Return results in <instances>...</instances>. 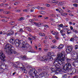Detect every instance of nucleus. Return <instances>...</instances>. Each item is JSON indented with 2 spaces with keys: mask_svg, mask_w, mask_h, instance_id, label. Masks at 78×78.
<instances>
[{
  "mask_svg": "<svg viewBox=\"0 0 78 78\" xmlns=\"http://www.w3.org/2000/svg\"><path fill=\"white\" fill-rule=\"evenodd\" d=\"M14 48L11 44H7L5 46V50L7 54L8 55H12L16 54V51L14 49Z\"/></svg>",
  "mask_w": 78,
  "mask_h": 78,
  "instance_id": "obj_1",
  "label": "nucleus"
},
{
  "mask_svg": "<svg viewBox=\"0 0 78 78\" xmlns=\"http://www.w3.org/2000/svg\"><path fill=\"white\" fill-rule=\"evenodd\" d=\"M66 53L65 52L63 51L62 53H59L57 55V57L55 59L54 61L57 62H63L66 60V57L65 55Z\"/></svg>",
  "mask_w": 78,
  "mask_h": 78,
  "instance_id": "obj_2",
  "label": "nucleus"
},
{
  "mask_svg": "<svg viewBox=\"0 0 78 78\" xmlns=\"http://www.w3.org/2000/svg\"><path fill=\"white\" fill-rule=\"evenodd\" d=\"M66 60L67 62V64H66L63 67V69H64L65 70H70V68H71V65L70 63L72 62V58H66Z\"/></svg>",
  "mask_w": 78,
  "mask_h": 78,
  "instance_id": "obj_3",
  "label": "nucleus"
},
{
  "mask_svg": "<svg viewBox=\"0 0 78 78\" xmlns=\"http://www.w3.org/2000/svg\"><path fill=\"white\" fill-rule=\"evenodd\" d=\"M61 62V63L59 62L54 61V62H52V63L53 64L55 65V66L56 68L58 69L60 66H63L64 65V62Z\"/></svg>",
  "mask_w": 78,
  "mask_h": 78,
  "instance_id": "obj_4",
  "label": "nucleus"
},
{
  "mask_svg": "<svg viewBox=\"0 0 78 78\" xmlns=\"http://www.w3.org/2000/svg\"><path fill=\"white\" fill-rule=\"evenodd\" d=\"M54 55H55V54L52 52H49L48 53V60H49L48 62H51V64H52V62H54L51 61L53 59V58H52V56H54Z\"/></svg>",
  "mask_w": 78,
  "mask_h": 78,
  "instance_id": "obj_5",
  "label": "nucleus"
},
{
  "mask_svg": "<svg viewBox=\"0 0 78 78\" xmlns=\"http://www.w3.org/2000/svg\"><path fill=\"white\" fill-rule=\"evenodd\" d=\"M1 68L0 71L1 72H3L4 70L8 69V66L5 64V63H1L0 65Z\"/></svg>",
  "mask_w": 78,
  "mask_h": 78,
  "instance_id": "obj_6",
  "label": "nucleus"
},
{
  "mask_svg": "<svg viewBox=\"0 0 78 78\" xmlns=\"http://www.w3.org/2000/svg\"><path fill=\"white\" fill-rule=\"evenodd\" d=\"M33 73L34 75H36L37 73V71H36L34 68H33L30 70L29 73V74L30 76H33Z\"/></svg>",
  "mask_w": 78,
  "mask_h": 78,
  "instance_id": "obj_7",
  "label": "nucleus"
},
{
  "mask_svg": "<svg viewBox=\"0 0 78 78\" xmlns=\"http://www.w3.org/2000/svg\"><path fill=\"white\" fill-rule=\"evenodd\" d=\"M73 49V47L72 46H69L66 47V51L67 53H70L72 52Z\"/></svg>",
  "mask_w": 78,
  "mask_h": 78,
  "instance_id": "obj_8",
  "label": "nucleus"
},
{
  "mask_svg": "<svg viewBox=\"0 0 78 78\" xmlns=\"http://www.w3.org/2000/svg\"><path fill=\"white\" fill-rule=\"evenodd\" d=\"M39 60L40 61H43L44 62H48V61L47 59V57L45 56H44L42 57V56H40L39 58Z\"/></svg>",
  "mask_w": 78,
  "mask_h": 78,
  "instance_id": "obj_9",
  "label": "nucleus"
},
{
  "mask_svg": "<svg viewBox=\"0 0 78 78\" xmlns=\"http://www.w3.org/2000/svg\"><path fill=\"white\" fill-rule=\"evenodd\" d=\"M5 54L2 52H0V59H1L2 61V62H4L5 61Z\"/></svg>",
  "mask_w": 78,
  "mask_h": 78,
  "instance_id": "obj_10",
  "label": "nucleus"
},
{
  "mask_svg": "<svg viewBox=\"0 0 78 78\" xmlns=\"http://www.w3.org/2000/svg\"><path fill=\"white\" fill-rule=\"evenodd\" d=\"M72 55L75 57L76 58V60L78 62V54H77L76 52L75 51H73L71 53Z\"/></svg>",
  "mask_w": 78,
  "mask_h": 78,
  "instance_id": "obj_11",
  "label": "nucleus"
},
{
  "mask_svg": "<svg viewBox=\"0 0 78 78\" xmlns=\"http://www.w3.org/2000/svg\"><path fill=\"white\" fill-rule=\"evenodd\" d=\"M29 47H30V45H29V44L27 43L25 44L24 47H23V49L24 50H27Z\"/></svg>",
  "mask_w": 78,
  "mask_h": 78,
  "instance_id": "obj_12",
  "label": "nucleus"
},
{
  "mask_svg": "<svg viewBox=\"0 0 78 78\" xmlns=\"http://www.w3.org/2000/svg\"><path fill=\"white\" fill-rule=\"evenodd\" d=\"M63 31H63V30H60V33L62 34V36L63 38H66V34H65V33L62 34Z\"/></svg>",
  "mask_w": 78,
  "mask_h": 78,
  "instance_id": "obj_13",
  "label": "nucleus"
},
{
  "mask_svg": "<svg viewBox=\"0 0 78 78\" xmlns=\"http://www.w3.org/2000/svg\"><path fill=\"white\" fill-rule=\"evenodd\" d=\"M10 43H11V44H13V45H14V44H15V40H14V39H10Z\"/></svg>",
  "mask_w": 78,
  "mask_h": 78,
  "instance_id": "obj_14",
  "label": "nucleus"
},
{
  "mask_svg": "<svg viewBox=\"0 0 78 78\" xmlns=\"http://www.w3.org/2000/svg\"><path fill=\"white\" fill-rule=\"evenodd\" d=\"M64 47V45L62 44H60L58 47L57 48L58 49H62Z\"/></svg>",
  "mask_w": 78,
  "mask_h": 78,
  "instance_id": "obj_15",
  "label": "nucleus"
},
{
  "mask_svg": "<svg viewBox=\"0 0 78 78\" xmlns=\"http://www.w3.org/2000/svg\"><path fill=\"white\" fill-rule=\"evenodd\" d=\"M13 66L15 68H16L17 69H18V68H19V67H20V63H18L17 64V66L15 64H14Z\"/></svg>",
  "mask_w": 78,
  "mask_h": 78,
  "instance_id": "obj_16",
  "label": "nucleus"
},
{
  "mask_svg": "<svg viewBox=\"0 0 78 78\" xmlns=\"http://www.w3.org/2000/svg\"><path fill=\"white\" fill-rule=\"evenodd\" d=\"M45 71H44L43 72H42L41 73L40 75H41L42 77L43 76H45Z\"/></svg>",
  "mask_w": 78,
  "mask_h": 78,
  "instance_id": "obj_17",
  "label": "nucleus"
},
{
  "mask_svg": "<svg viewBox=\"0 0 78 78\" xmlns=\"http://www.w3.org/2000/svg\"><path fill=\"white\" fill-rule=\"evenodd\" d=\"M23 40H21L19 41V43L20 44V45L21 46L23 44Z\"/></svg>",
  "mask_w": 78,
  "mask_h": 78,
  "instance_id": "obj_18",
  "label": "nucleus"
},
{
  "mask_svg": "<svg viewBox=\"0 0 78 78\" xmlns=\"http://www.w3.org/2000/svg\"><path fill=\"white\" fill-rule=\"evenodd\" d=\"M15 45L16 46V47H21L20 44L19 42L16 43Z\"/></svg>",
  "mask_w": 78,
  "mask_h": 78,
  "instance_id": "obj_19",
  "label": "nucleus"
},
{
  "mask_svg": "<svg viewBox=\"0 0 78 78\" xmlns=\"http://www.w3.org/2000/svg\"><path fill=\"white\" fill-rule=\"evenodd\" d=\"M27 43H27V41H23V44L22 45H23L22 47H24V46Z\"/></svg>",
  "mask_w": 78,
  "mask_h": 78,
  "instance_id": "obj_20",
  "label": "nucleus"
},
{
  "mask_svg": "<svg viewBox=\"0 0 78 78\" xmlns=\"http://www.w3.org/2000/svg\"><path fill=\"white\" fill-rule=\"evenodd\" d=\"M36 7H32L31 9L30 10V12H33V11H34V9H36Z\"/></svg>",
  "mask_w": 78,
  "mask_h": 78,
  "instance_id": "obj_21",
  "label": "nucleus"
},
{
  "mask_svg": "<svg viewBox=\"0 0 78 78\" xmlns=\"http://www.w3.org/2000/svg\"><path fill=\"white\" fill-rule=\"evenodd\" d=\"M22 58L23 60H26L27 59V57L25 55H24L22 57Z\"/></svg>",
  "mask_w": 78,
  "mask_h": 78,
  "instance_id": "obj_22",
  "label": "nucleus"
},
{
  "mask_svg": "<svg viewBox=\"0 0 78 78\" xmlns=\"http://www.w3.org/2000/svg\"><path fill=\"white\" fill-rule=\"evenodd\" d=\"M77 64H78V62H76L75 61L73 62L72 65L73 66H76Z\"/></svg>",
  "mask_w": 78,
  "mask_h": 78,
  "instance_id": "obj_23",
  "label": "nucleus"
},
{
  "mask_svg": "<svg viewBox=\"0 0 78 78\" xmlns=\"http://www.w3.org/2000/svg\"><path fill=\"white\" fill-rule=\"evenodd\" d=\"M33 76H32V77H33V78H38V75H36V74H35V76H34V74H33Z\"/></svg>",
  "mask_w": 78,
  "mask_h": 78,
  "instance_id": "obj_24",
  "label": "nucleus"
},
{
  "mask_svg": "<svg viewBox=\"0 0 78 78\" xmlns=\"http://www.w3.org/2000/svg\"><path fill=\"white\" fill-rule=\"evenodd\" d=\"M28 52H30V53H35L34 51V50L32 49H29V51H28Z\"/></svg>",
  "mask_w": 78,
  "mask_h": 78,
  "instance_id": "obj_25",
  "label": "nucleus"
},
{
  "mask_svg": "<svg viewBox=\"0 0 78 78\" xmlns=\"http://www.w3.org/2000/svg\"><path fill=\"white\" fill-rule=\"evenodd\" d=\"M49 76V75L48 73H46V72L45 73V75H44V76L45 77V78H48Z\"/></svg>",
  "mask_w": 78,
  "mask_h": 78,
  "instance_id": "obj_26",
  "label": "nucleus"
},
{
  "mask_svg": "<svg viewBox=\"0 0 78 78\" xmlns=\"http://www.w3.org/2000/svg\"><path fill=\"white\" fill-rule=\"evenodd\" d=\"M53 3H56L57 4L58 3V1L56 0H53L52 1Z\"/></svg>",
  "mask_w": 78,
  "mask_h": 78,
  "instance_id": "obj_27",
  "label": "nucleus"
},
{
  "mask_svg": "<svg viewBox=\"0 0 78 78\" xmlns=\"http://www.w3.org/2000/svg\"><path fill=\"white\" fill-rule=\"evenodd\" d=\"M7 36H11V32L10 31H8L6 33Z\"/></svg>",
  "mask_w": 78,
  "mask_h": 78,
  "instance_id": "obj_28",
  "label": "nucleus"
},
{
  "mask_svg": "<svg viewBox=\"0 0 78 78\" xmlns=\"http://www.w3.org/2000/svg\"><path fill=\"white\" fill-rule=\"evenodd\" d=\"M61 15L62 16H67V13H62L61 14Z\"/></svg>",
  "mask_w": 78,
  "mask_h": 78,
  "instance_id": "obj_29",
  "label": "nucleus"
},
{
  "mask_svg": "<svg viewBox=\"0 0 78 78\" xmlns=\"http://www.w3.org/2000/svg\"><path fill=\"white\" fill-rule=\"evenodd\" d=\"M73 70L72 71V72L74 73H76V69H73Z\"/></svg>",
  "mask_w": 78,
  "mask_h": 78,
  "instance_id": "obj_30",
  "label": "nucleus"
},
{
  "mask_svg": "<svg viewBox=\"0 0 78 78\" xmlns=\"http://www.w3.org/2000/svg\"><path fill=\"white\" fill-rule=\"evenodd\" d=\"M55 39L57 40H59L60 38L59 37V35L55 36Z\"/></svg>",
  "mask_w": 78,
  "mask_h": 78,
  "instance_id": "obj_31",
  "label": "nucleus"
},
{
  "mask_svg": "<svg viewBox=\"0 0 78 78\" xmlns=\"http://www.w3.org/2000/svg\"><path fill=\"white\" fill-rule=\"evenodd\" d=\"M56 47H57V46H55V45H53V46H52L51 47V48H56Z\"/></svg>",
  "mask_w": 78,
  "mask_h": 78,
  "instance_id": "obj_32",
  "label": "nucleus"
},
{
  "mask_svg": "<svg viewBox=\"0 0 78 78\" xmlns=\"http://www.w3.org/2000/svg\"><path fill=\"white\" fill-rule=\"evenodd\" d=\"M73 32H74V33H78V31L75 29H73Z\"/></svg>",
  "mask_w": 78,
  "mask_h": 78,
  "instance_id": "obj_33",
  "label": "nucleus"
},
{
  "mask_svg": "<svg viewBox=\"0 0 78 78\" xmlns=\"http://www.w3.org/2000/svg\"><path fill=\"white\" fill-rule=\"evenodd\" d=\"M24 18L23 17H22L18 20L19 21H21L22 20H24Z\"/></svg>",
  "mask_w": 78,
  "mask_h": 78,
  "instance_id": "obj_34",
  "label": "nucleus"
},
{
  "mask_svg": "<svg viewBox=\"0 0 78 78\" xmlns=\"http://www.w3.org/2000/svg\"><path fill=\"white\" fill-rule=\"evenodd\" d=\"M4 12L5 13V14H8L10 13V11Z\"/></svg>",
  "mask_w": 78,
  "mask_h": 78,
  "instance_id": "obj_35",
  "label": "nucleus"
},
{
  "mask_svg": "<svg viewBox=\"0 0 78 78\" xmlns=\"http://www.w3.org/2000/svg\"><path fill=\"white\" fill-rule=\"evenodd\" d=\"M62 78H66L67 77V74H64L62 76Z\"/></svg>",
  "mask_w": 78,
  "mask_h": 78,
  "instance_id": "obj_36",
  "label": "nucleus"
},
{
  "mask_svg": "<svg viewBox=\"0 0 78 78\" xmlns=\"http://www.w3.org/2000/svg\"><path fill=\"white\" fill-rule=\"evenodd\" d=\"M19 3H20L19 2H16L14 4V5H19Z\"/></svg>",
  "mask_w": 78,
  "mask_h": 78,
  "instance_id": "obj_37",
  "label": "nucleus"
},
{
  "mask_svg": "<svg viewBox=\"0 0 78 78\" xmlns=\"http://www.w3.org/2000/svg\"><path fill=\"white\" fill-rule=\"evenodd\" d=\"M10 34L11 35H12V34H14V32L12 31H10Z\"/></svg>",
  "mask_w": 78,
  "mask_h": 78,
  "instance_id": "obj_38",
  "label": "nucleus"
},
{
  "mask_svg": "<svg viewBox=\"0 0 78 78\" xmlns=\"http://www.w3.org/2000/svg\"><path fill=\"white\" fill-rule=\"evenodd\" d=\"M73 37H74V38H78L77 36H76V35H75V34L73 35Z\"/></svg>",
  "mask_w": 78,
  "mask_h": 78,
  "instance_id": "obj_39",
  "label": "nucleus"
},
{
  "mask_svg": "<svg viewBox=\"0 0 78 78\" xmlns=\"http://www.w3.org/2000/svg\"><path fill=\"white\" fill-rule=\"evenodd\" d=\"M6 33H3V32L2 31H0V34H5Z\"/></svg>",
  "mask_w": 78,
  "mask_h": 78,
  "instance_id": "obj_40",
  "label": "nucleus"
},
{
  "mask_svg": "<svg viewBox=\"0 0 78 78\" xmlns=\"http://www.w3.org/2000/svg\"><path fill=\"white\" fill-rule=\"evenodd\" d=\"M41 13L42 14H45V12L44 11H41Z\"/></svg>",
  "mask_w": 78,
  "mask_h": 78,
  "instance_id": "obj_41",
  "label": "nucleus"
},
{
  "mask_svg": "<svg viewBox=\"0 0 78 78\" xmlns=\"http://www.w3.org/2000/svg\"><path fill=\"white\" fill-rule=\"evenodd\" d=\"M1 18H4V19H7L8 17L5 16H1Z\"/></svg>",
  "mask_w": 78,
  "mask_h": 78,
  "instance_id": "obj_42",
  "label": "nucleus"
},
{
  "mask_svg": "<svg viewBox=\"0 0 78 78\" xmlns=\"http://www.w3.org/2000/svg\"><path fill=\"white\" fill-rule=\"evenodd\" d=\"M14 22L13 21H12L10 23V25H14Z\"/></svg>",
  "mask_w": 78,
  "mask_h": 78,
  "instance_id": "obj_43",
  "label": "nucleus"
},
{
  "mask_svg": "<svg viewBox=\"0 0 78 78\" xmlns=\"http://www.w3.org/2000/svg\"><path fill=\"white\" fill-rule=\"evenodd\" d=\"M51 16L52 17H56V16L54 14H52L51 15Z\"/></svg>",
  "mask_w": 78,
  "mask_h": 78,
  "instance_id": "obj_44",
  "label": "nucleus"
},
{
  "mask_svg": "<svg viewBox=\"0 0 78 78\" xmlns=\"http://www.w3.org/2000/svg\"><path fill=\"white\" fill-rule=\"evenodd\" d=\"M1 21H2V22H8L5 20H1Z\"/></svg>",
  "mask_w": 78,
  "mask_h": 78,
  "instance_id": "obj_45",
  "label": "nucleus"
},
{
  "mask_svg": "<svg viewBox=\"0 0 78 78\" xmlns=\"http://www.w3.org/2000/svg\"><path fill=\"white\" fill-rule=\"evenodd\" d=\"M23 11L24 12H27V11H28V9H27L23 10Z\"/></svg>",
  "mask_w": 78,
  "mask_h": 78,
  "instance_id": "obj_46",
  "label": "nucleus"
},
{
  "mask_svg": "<svg viewBox=\"0 0 78 78\" xmlns=\"http://www.w3.org/2000/svg\"><path fill=\"white\" fill-rule=\"evenodd\" d=\"M36 8L37 9H38L39 10H40L41 9V7L39 6H37V7H36Z\"/></svg>",
  "mask_w": 78,
  "mask_h": 78,
  "instance_id": "obj_47",
  "label": "nucleus"
},
{
  "mask_svg": "<svg viewBox=\"0 0 78 78\" xmlns=\"http://www.w3.org/2000/svg\"><path fill=\"white\" fill-rule=\"evenodd\" d=\"M51 33L53 35H55V32L54 31H52L51 32Z\"/></svg>",
  "mask_w": 78,
  "mask_h": 78,
  "instance_id": "obj_48",
  "label": "nucleus"
},
{
  "mask_svg": "<svg viewBox=\"0 0 78 78\" xmlns=\"http://www.w3.org/2000/svg\"><path fill=\"white\" fill-rule=\"evenodd\" d=\"M77 48H78V45H75V50H76V49H77Z\"/></svg>",
  "mask_w": 78,
  "mask_h": 78,
  "instance_id": "obj_49",
  "label": "nucleus"
},
{
  "mask_svg": "<svg viewBox=\"0 0 78 78\" xmlns=\"http://www.w3.org/2000/svg\"><path fill=\"white\" fill-rule=\"evenodd\" d=\"M32 38L33 40H35V39H36V37L35 36L34 37L33 36H32Z\"/></svg>",
  "mask_w": 78,
  "mask_h": 78,
  "instance_id": "obj_50",
  "label": "nucleus"
},
{
  "mask_svg": "<svg viewBox=\"0 0 78 78\" xmlns=\"http://www.w3.org/2000/svg\"><path fill=\"white\" fill-rule=\"evenodd\" d=\"M34 25H35L36 26H37V27H38V23L34 22Z\"/></svg>",
  "mask_w": 78,
  "mask_h": 78,
  "instance_id": "obj_51",
  "label": "nucleus"
},
{
  "mask_svg": "<svg viewBox=\"0 0 78 78\" xmlns=\"http://www.w3.org/2000/svg\"><path fill=\"white\" fill-rule=\"evenodd\" d=\"M20 41L19 40V39H16V40L15 41L16 42H19Z\"/></svg>",
  "mask_w": 78,
  "mask_h": 78,
  "instance_id": "obj_52",
  "label": "nucleus"
},
{
  "mask_svg": "<svg viewBox=\"0 0 78 78\" xmlns=\"http://www.w3.org/2000/svg\"><path fill=\"white\" fill-rule=\"evenodd\" d=\"M63 2H59V5H62L63 4Z\"/></svg>",
  "mask_w": 78,
  "mask_h": 78,
  "instance_id": "obj_53",
  "label": "nucleus"
},
{
  "mask_svg": "<svg viewBox=\"0 0 78 78\" xmlns=\"http://www.w3.org/2000/svg\"><path fill=\"white\" fill-rule=\"evenodd\" d=\"M52 42H53L54 43H55V42H56V40L55 39L52 40Z\"/></svg>",
  "mask_w": 78,
  "mask_h": 78,
  "instance_id": "obj_54",
  "label": "nucleus"
},
{
  "mask_svg": "<svg viewBox=\"0 0 78 78\" xmlns=\"http://www.w3.org/2000/svg\"><path fill=\"white\" fill-rule=\"evenodd\" d=\"M58 34H59V33H58V32H55V35H56L55 36H58Z\"/></svg>",
  "mask_w": 78,
  "mask_h": 78,
  "instance_id": "obj_55",
  "label": "nucleus"
},
{
  "mask_svg": "<svg viewBox=\"0 0 78 78\" xmlns=\"http://www.w3.org/2000/svg\"><path fill=\"white\" fill-rule=\"evenodd\" d=\"M70 41H72L73 42L74 41V38H71L70 39Z\"/></svg>",
  "mask_w": 78,
  "mask_h": 78,
  "instance_id": "obj_56",
  "label": "nucleus"
},
{
  "mask_svg": "<svg viewBox=\"0 0 78 78\" xmlns=\"http://www.w3.org/2000/svg\"><path fill=\"white\" fill-rule=\"evenodd\" d=\"M51 70L53 72H55V69L54 68H52Z\"/></svg>",
  "mask_w": 78,
  "mask_h": 78,
  "instance_id": "obj_57",
  "label": "nucleus"
},
{
  "mask_svg": "<svg viewBox=\"0 0 78 78\" xmlns=\"http://www.w3.org/2000/svg\"><path fill=\"white\" fill-rule=\"evenodd\" d=\"M39 25H42V24L40 23H38V27H40Z\"/></svg>",
  "mask_w": 78,
  "mask_h": 78,
  "instance_id": "obj_58",
  "label": "nucleus"
},
{
  "mask_svg": "<svg viewBox=\"0 0 78 78\" xmlns=\"http://www.w3.org/2000/svg\"><path fill=\"white\" fill-rule=\"evenodd\" d=\"M29 22H33V21H34V20H31V19H30L29 20Z\"/></svg>",
  "mask_w": 78,
  "mask_h": 78,
  "instance_id": "obj_59",
  "label": "nucleus"
},
{
  "mask_svg": "<svg viewBox=\"0 0 78 78\" xmlns=\"http://www.w3.org/2000/svg\"><path fill=\"white\" fill-rule=\"evenodd\" d=\"M38 70V72H42V69H39Z\"/></svg>",
  "mask_w": 78,
  "mask_h": 78,
  "instance_id": "obj_60",
  "label": "nucleus"
},
{
  "mask_svg": "<svg viewBox=\"0 0 78 78\" xmlns=\"http://www.w3.org/2000/svg\"><path fill=\"white\" fill-rule=\"evenodd\" d=\"M42 9H44V7H41L40 10H42Z\"/></svg>",
  "mask_w": 78,
  "mask_h": 78,
  "instance_id": "obj_61",
  "label": "nucleus"
},
{
  "mask_svg": "<svg viewBox=\"0 0 78 78\" xmlns=\"http://www.w3.org/2000/svg\"><path fill=\"white\" fill-rule=\"evenodd\" d=\"M73 78H78V76H73Z\"/></svg>",
  "mask_w": 78,
  "mask_h": 78,
  "instance_id": "obj_62",
  "label": "nucleus"
},
{
  "mask_svg": "<svg viewBox=\"0 0 78 78\" xmlns=\"http://www.w3.org/2000/svg\"><path fill=\"white\" fill-rule=\"evenodd\" d=\"M52 78H58V77H56L55 76H52Z\"/></svg>",
  "mask_w": 78,
  "mask_h": 78,
  "instance_id": "obj_63",
  "label": "nucleus"
},
{
  "mask_svg": "<svg viewBox=\"0 0 78 78\" xmlns=\"http://www.w3.org/2000/svg\"><path fill=\"white\" fill-rule=\"evenodd\" d=\"M75 2L76 3H78V0H75Z\"/></svg>",
  "mask_w": 78,
  "mask_h": 78,
  "instance_id": "obj_64",
  "label": "nucleus"
}]
</instances>
